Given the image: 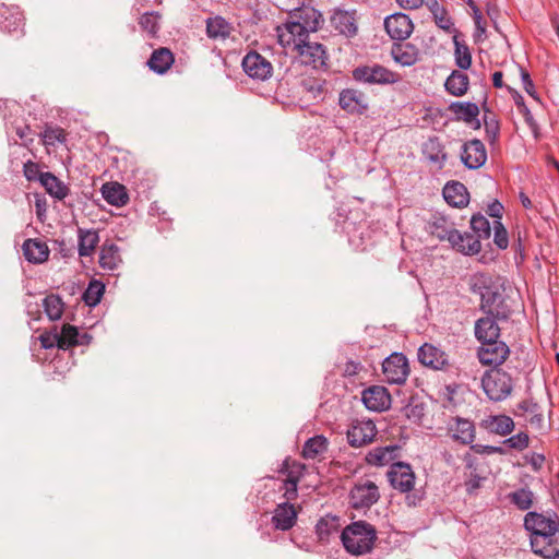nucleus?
<instances>
[{
	"instance_id": "a211bd4d",
	"label": "nucleus",
	"mask_w": 559,
	"mask_h": 559,
	"mask_svg": "<svg viewBox=\"0 0 559 559\" xmlns=\"http://www.w3.org/2000/svg\"><path fill=\"white\" fill-rule=\"evenodd\" d=\"M461 160L468 169L480 168L487 160L484 143L478 139L465 142L461 152Z\"/></svg>"
},
{
	"instance_id": "338daca9",
	"label": "nucleus",
	"mask_w": 559,
	"mask_h": 559,
	"mask_svg": "<svg viewBox=\"0 0 559 559\" xmlns=\"http://www.w3.org/2000/svg\"><path fill=\"white\" fill-rule=\"evenodd\" d=\"M485 126H486V133H487L488 140L491 143L495 142V140L497 139L498 133H499L498 123L496 121H491V122L486 121Z\"/></svg>"
},
{
	"instance_id": "f3484780",
	"label": "nucleus",
	"mask_w": 559,
	"mask_h": 559,
	"mask_svg": "<svg viewBox=\"0 0 559 559\" xmlns=\"http://www.w3.org/2000/svg\"><path fill=\"white\" fill-rule=\"evenodd\" d=\"M417 356L420 364L433 370H447L450 367L448 354L431 344L421 345Z\"/></svg>"
},
{
	"instance_id": "09e8293b",
	"label": "nucleus",
	"mask_w": 559,
	"mask_h": 559,
	"mask_svg": "<svg viewBox=\"0 0 559 559\" xmlns=\"http://www.w3.org/2000/svg\"><path fill=\"white\" fill-rule=\"evenodd\" d=\"M533 492L528 489L521 488L509 495L510 501L520 510H528L533 504Z\"/></svg>"
},
{
	"instance_id": "dca6fc26",
	"label": "nucleus",
	"mask_w": 559,
	"mask_h": 559,
	"mask_svg": "<svg viewBox=\"0 0 559 559\" xmlns=\"http://www.w3.org/2000/svg\"><path fill=\"white\" fill-rule=\"evenodd\" d=\"M384 28L393 40H405L413 33L414 25L408 15L394 13L384 20Z\"/></svg>"
},
{
	"instance_id": "39448f33",
	"label": "nucleus",
	"mask_w": 559,
	"mask_h": 559,
	"mask_svg": "<svg viewBox=\"0 0 559 559\" xmlns=\"http://www.w3.org/2000/svg\"><path fill=\"white\" fill-rule=\"evenodd\" d=\"M352 78L370 85H391L401 81V75L379 63L361 64L352 71Z\"/></svg>"
},
{
	"instance_id": "3c124183",
	"label": "nucleus",
	"mask_w": 559,
	"mask_h": 559,
	"mask_svg": "<svg viewBox=\"0 0 559 559\" xmlns=\"http://www.w3.org/2000/svg\"><path fill=\"white\" fill-rule=\"evenodd\" d=\"M481 296V309L487 312V310H491L492 306L496 305L498 300L502 298L501 293L492 286H485L480 292Z\"/></svg>"
},
{
	"instance_id": "ddd939ff",
	"label": "nucleus",
	"mask_w": 559,
	"mask_h": 559,
	"mask_svg": "<svg viewBox=\"0 0 559 559\" xmlns=\"http://www.w3.org/2000/svg\"><path fill=\"white\" fill-rule=\"evenodd\" d=\"M330 22L341 35L353 38L358 34V16L356 10L334 9Z\"/></svg>"
},
{
	"instance_id": "a19ab883",
	"label": "nucleus",
	"mask_w": 559,
	"mask_h": 559,
	"mask_svg": "<svg viewBox=\"0 0 559 559\" xmlns=\"http://www.w3.org/2000/svg\"><path fill=\"white\" fill-rule=\"evenodd\" d=\"M325 81L319 78L308 76L301 80L302 92L312 100H322L326 93Z\"/></svg>"
},
{
	"instance_id": "6e6d98bb",
	"label": "nucleus",
	"mask_w": 559,
	"mask_h": 559,
	"mask_svg": "<svg viewBox=\"0 0 559 559\" xmlns=\"http://www.w3.org/2000/svg\"><path fill=\"white\" fill-rule=\"evenodd\" d=\"M512 310L506 304L503 297L492 306L491 310H487V314L492 316L497 320H508Z\"/></svg>"
},
{
	"instance_id": "f257e3e1",
	"label": "nucleus",
	"mask_w": 559,
	"mask_h": 559,
	"mask_svg": "<svg viewBox=\"0 0 559 559\" xmlns=\"http://www.w3.org/2000/svg\"><path fill=\"white\" fill-rule=\"evenodd\" d=\"M282 47L290 51L294 58L304 66L313 69H326L328 53L325 47L310 39V35H277Z\"/></svg>"
},
{
	"instance_id": "7ed1b4c3",
	"label": "nucleus",
	"mask_w": 559,
	"mask_h": 559,
	"mask_svg": "<svg viewBox=\"0 0 559 559\" xmlns=\"http://www.w3.org/2000/svg\"><path fill=\"white\" fill-rule=\"evenodd\" d=\"M324 19L318 10L312 7L302 5L294 10L288 20L276 27L277 35H310V33L318 32Z\"/></svg>"
},
{
	"instance_id": "5701e85b",
	"label": "nucleus",
	"mask_w": 559,
	"mask_h": 559,
	"mask_svg": "<svg viewBox=\"0 0 559 559\" xmlns=\"http://www.w3.org/2000/svg\"><path fill=\"white\" fill-rule=\"evenodd\" d=\"M297 510L290 502L278 503L273 512L272 524L276 530L288 531L297 521Z\"/></svg>"
},
{
	"instance_id": "e2e57ef3",
	"label": "nucleus",
	"mask_w": 559,
	"mask_h": 559,
	"mask_svg": "<svg viewBox=\"0 0 559 559\" xmlns=\"http://www.w3.org/2000/svg\"><path fill=\"white\" fill-rule=\"evenodd\" d=\"M471 449L479 454H493L499 453L503 454L504 450L501 447H493V445H481V444H472Z\"/></svg>"
},
{
	"instance_id": "4d7b16f0",
	"label": "nucleus",
	"mask_w": 559,
	"mask_h": 559,
	"mask_svg": "<svg viewBox=\"0 0 559 559\" xmlns=\"http://www.w3.org/2000/svg\"><path fill=\"white\" fill-rule=\"evenodd\" d=\"M23 173L28 181H39L44 176V171L40 170L39 165L35 162L28 160L23 166Z\"/></svg>"
},
{
	"instance_id": "393cba45",
	"label": "nucleus",
	"mask_w": 559,
	"mask_h": 559,
	"mask_svg": "<svg viewBox=\"0 0 559 559\" xmlns=\"http://www.w3.org/2000/svg\"><path fill=\"white\" fill-rule=\"evenodd\" d=\"M500 328L497 319L490 314L480 318L475 323V336L480 343L498 341Z\"/></svg>"
},
{
	"instance_id": "c9c22d12",
	"label": "nucleus",
	"mask_w": 559,
	"mask_h": 559,
	"mask_svg": "<svg viewBox=\"0 0 559 559\" xmlns=\"http://www.w3.org/2000/svg\"><path fill=\"white\" fill-rule=\"evenodd\" d=\"M233 26L222 16L206 20V34L211 39H226L229 37Z\"/></svg>"
},
{
	"instance_id": "58836bf2",
	"label": "nucleus",
	"mask_w": 559,
	"mask_h": 559,
	"mask_svg": "<svg viewBox=\"0 0 559 559\" xmlns=\"http://www.w3.org/2000/svg\"><path fill=\"white\" fill-rule=\"evenodd\" d=\"M452 33H453L455 64L462 70H467L472 66L471 50L464 41L460 40V38H459L460 34L456 29L453 31Z\"/></svg>"
},
{
	"instance_id": "4c0bfd02",
	"label": "nucleus",
	"mask_w": 559,
	"mask_h": 559,
	"mask_svg": "<svg viewBox=\"0 0 559 559\" xmlns=\"http://www.w3.org/2000/svg\"><path fill=\"white\" fill-rule=\"evenodd\" d=\"M99 242L98 233L94 229H79V255L91 257Z\"/></svg>"
},
{
	"instance_id": "de8ad7c7",
	"label": "nucleus",
	"mask_w": 559,
	"mask_h": 559,
	"mask_svg": "<svg viewBox=\"0 0 559 559\" xmlns=\"http://www.w3.org/2000/svg\"><path fill=\"white\" fill-rule=\"evenodd\" d=\"M59 335V348L66 349L71 346H75L78 343V336H80V332L78 329L70 324H64Z\"/></svg>"
},
{
	"instance_id": "1a4fd4ad",
	"label": "nucleus",
	"mask_w": 559,
	"mask_h": 559,
	"mask_svg": "<svg viewBox=\"0 0 559 559\" xmlns=\"http://www.w3.org/2000/svg\"><path fill=\"white\" fill-rule=\"evenodd\" d=\"M390 485L397 491L405 493L409 492L415 487V473L411 464L405 462L392 463L388 473Z\"/></svg>"
},
{
	"instance_id": "f8f14e48",
	"label": "nucleus",
	"mask_w": 559,
	"mask_h": 559,
	"mask_svg": "<svg viewBox=\"0 0 559 559\" xmlns=\"http://www.w3.org/2000/svg\"><path fill=\"white\" fill-rule=\"evenodd\" d=\"M510 354L508 345L502 341L481 343L477 352L479 361L485 366L498 368Z\"/></svg>"
},
{
	"instance_id": "ea45409f",
	"label": "nucleus",
	"mask_w": 559,
	"mask_h": 559,
	"mask_svg": "<svg viewBox=\"0 0 559 559\" xmlns=\"http://www.w3.org/2000/svg\"><path fill=\"white\" fill-rule=\"evenodd\" d=\"M451 112L456 116L457 120H462L466 123H472L477 120L479 115V108L475 103H460L455 102L449 106Z\"/></svg>"
},
{
	"instance_id": "6e6552de",
	"label": "nucleus",
	"mask_w": 559,
	"mask_h": 559,
	"mask_svg": "<svg viewBox=\"0 0 559 559\" xmlns=\"http://www.w3.org/2000/svg\"><path fill=\"white\" fill-rule=\"evenodd\" d=\"M379 498L378 486L369 479L358 481L349 492V503L356 510L370 508Z\"/></svg>"
},
{
	"instance_id": "9d476101",
	"label": "nucleus",
	"mask_w": 559,
	"mask_h": 559,
	"mask_svg": "<svg viewBox=\"0 0 559 559\" xmlns=\"http://www.w3.org/2000/svg\"><path fill=\"white\" fill-rule=\"evenodd\" d=\"M382 372L389 383L402 384L409 374V366L405 355L393 353L382 362Z\"/></svg>"
},
{
	"instance_id": "2f4dec72",
	"label": "nucleus",
	"mask_w": 559,
	"mask_h": 559,
	"mask_svg": "<svg viewBox=\"0 0 559 559\" xmlns=\"http://www.w3.org/2000/svg\"><path fill=\"white\" fill-rule=\"evenodd\" d=\"M24 257L28 262L41 263L49 257L48 246L38 239H27L23 243Z\"/></svg>"
},
{
	"instance_id": "6ab92c4d",
	"label": "nucleus",
	"mask_w": 559,
	"mask_h": 559,
	"mask_svg": "<svg viewBox=\"0 0 559 559\" xmlns=\"http://www.w3.org/2000/svg\"><path fill=\"white\" fill-rule=\"evenodd\" d=\"M376 435V425L371 420H361L353 424L348 429L347 440L352 447L359 448L371 443Z\"/></svg>"
},
{
	"instance_id": "7c9ffc66",
	"label": "nucleus",
	"mask_w": 559,
	"mask_h": 559,
	"mask_svg": "<svg viewBox=\"0 0 559 559\" xmlns=\"http://www.w3.org/2000/svg\"><path fill=\"white\" fill-rule=\"evenodd\" d=\"M426 7L431 12L437 26L448 33L455 31L452 17L438 0H426Z\"/></svg>"
},
{
	"instance_id": "49530a36",
	"label": "nucleus",
	"mask_w": 559,
	"mask_h": 559,
	"mask_svg": "<svg viewBox=\"0 0 559 559\" xmlns=\"http://www.w3.org/2000/svg\"><path fill=\"white\" fill-rule=\"evenodd\" d=\"M471 227L474 231V235L481 239H488L491 234V227L489 221L481 214L473 215L471 219Z\"/></svg>"
},
{
	"instance_id": "aec40b11",
	"label": "nucleus",
	"mask_w": 559,
	"mask_h": 559,
	"mask_svg": "<svg viewBox=\"0 0 559 559\" xmlns=\"http://www.w3.org/2000/svg\"><path fill=\"white\" fill-rule=\"evenodd\" d=\"M361 400L365 406L373 412L385 411L391 405V395L389 391L381 385H372L364 390Z\"/></svg>"
},
{
	"instance_id": "79ce46f5",
	"label": "nucleus",
	"mask_w": 559,
	"mask_h": 559,
	"mask_svg": "<svg viewBox=\"0 0 559 559\" xmlns=\"http://www.w3.org/2000/svg\"><path fill=\"white\" fill-rule=\"evenodd\" d=\"M328 450V440L323 436H314L308 439L302 449V456L307 460L316 459Z\"/></svg>"
},
{
	"instance_id": "37998d69",
	"label": "nucleus",
	"mask_w": 559,
	"mask_h": 559,
	"mask_svg": "<svg viewBox=\"0 0 559 559\" xmlns=\"http://www.w3.org/2000/svg\"><path fill=\"white\" fill-rule=\"evenodd\" d=\"M423 152L425 156L432 163L442 165L447 159V154L438 138H430L424 144Z\"/></svg>"
},
{
	"instance_id": "bb28decb",
	"label": "nucleus",
	"mask_w": 559,
	"mask_h": 559,
	"mask_svg": "<svg viewBox=\"0 0 559 559\" xmlns=\"http://www.w3.org/2000/svg\"><path fill=\"white\" fill-rule=\"evenodd\" d=\"M443 198L449 205L459 209L466 206L469 201L466 187L459 181H451L444 186Z\"/></svg>"
},
{
	"instance_id": "473e14b6",
	"label": "nucleus",
	"mask_w": 559,
	"mask_h": 559,
	"mask_svg": "<svg viewBox=\"0 0 559 559\" xmlns=\"http://www.w3.org/2000/svg\"><path fill=\"white\" fill-rule=\"evenodd\" d=\"M103 198L107 203L121 207L129 201V195L124 186L118 182H107L102 188Z\"/></svg>"
},
{
	"instance_id": "cd10ccee",
	"label": "nucleus",
	"mask_w": 559,
	"mask_h": 559,
	"mask_svg": "<svg viewBox=\"0 0 559 559\" xmlns=\"http://www.w3.org/2000/svg\"><path fill=\"white\" fill-rule=\"evenodd\" d=\"M175 62V56L170 49L160 47L155 49L146 64L153 72L157 74H165Z\"/></svg>"
},
{
	"instance_id": "bf43d9fd",
	"label": "nucleus",
	"mask_w": 559,
	"mask_h": 559,
	"mask_svg": "<svg viewBox=\"0 0 559 559\" xmlns=\"http://www.w3.org/2000/svg\"><path fill=\"white\" fill-rule=\"evenodd\" d=\"M304 469H305L304 464L296 462V461L290 462L289 460H285L281 472L287 473L286 478H290V476H293V475H298V480H299L300 477L302 476Z\"/></svg>"
},
{
	"instance_id": "20e7f679",
	"label": "nucleus",
	"mask_w": 559,
	"mask_h": 559,
	"mask_svg": "<svg viewBox=\"0 0 559 559\" xmlns=\"http://www.w3.org/2000/svg\"><path fill=\"white\" fill-rule=\"evenodd\" d=\"M341 539L347 552L360 556L371 551L377 532L371 524L358 521L344 528Z\"/></svg>"
},
{
	"instance_id": "680f3d73",
	"label": "nucleus",
	"mask_w": 559,
	"mask_h": 559,
	"mask_svg": "<svg viewBox=\"0 0 559 559\" xmlns=\"http://www.w3.org/2000/svg\"><path fill=\"white\" fill-rule=\"evenodd\" d=\"M40 344L44 348H52L57 346L59 348V335L58 333H43L39 336Z\"/></svg>"
},
{
	"instance_id": "603ef678",
	"label": "nucleus",
	"mask_w": 559,
	"mask_h": 559,
	"mask_svg": "<svg viewBox=\"0 0 559 559\" xmlns=\"http://www.w3.org/2000/svg\"><path fill=\"white\" fill-rule=\"evenodd\" d=\"M466 461V467L471 471L469 478L465 481L466 491L469 495L475 493L480 487L483 480H485V477H480L478 474L475 473V468H473V460L469 455L465 456Z\"/></svg>"
},
{
	"instance_id": "0eeeda50",
	"label": "nucleus",
	"mask_w": 559,
	"mask_h": 559,
	"mask_svg": "<svg viewBox=\"0 0 559 559\" xmlns=\"http://www.w3.org/2000/svg\"><path fill=\"white\" fill-rule=\"evenodd\" d=\"M438 229L439 224L436 223L432 235L440 240H448L455 250L463 254L474 255L477 254L481 249L480 240L474 234H462L456 229H451L447 231V234H442L439 233Z\"/></svg>"
},
{
	"instance_id": "72a5a7b5",
	"label": "nucleus",
	"mask_w": 559,
	"mask_h": 559,
	"mask_svg": "<svg viewBox=\"0 0 559 559\" xmlns=\"http://www.w3.org/2000/svg\"><path fill=\"white\" fill-rule=\"evenodd\" d=\"M40 185L52 198L62 201L69 194V188L52 173L45 171Z\"/></svg>"
},
{
	"instance_id": "774afa93",
	"label": "nucleus",
	"mask_w": 559,
	"mask_h": 559,
	"mask_svg": "<svg viewBox=\"0 0 559 559\" xmlns=\"http://www.w3.org/2000/svg\"><path fill=\"white\" fill-rule=\"evenodd\" d=\"M527 462L531 464L534 471H538L542 468L545 462V456L539 453H533L527 460Z\"/></svg>"
},
{
	"instance_id": "69168bd1",
	"label": "nucleus",
	"mask_w": 559,
	"mask_h": 559,
	"mask_svg": "<svg viewBox=\"0 0 559 559\" xmlns=\"http://www.w3.org/2000/svg\"><path fill=\"white\" fill-rule=\"evenodd\" d=\"M542 550L544 552H534L545 559H559V549L555 547V544H550L546 547H543Z\"/></svg>"
},
{
	"instance_id": "8fccbe9b",
	"label": "nucleus",
	"mask_w": 559,
	"mask_h": 559,
	"mask_svg": "<svg viewBox=\"0 0 559 559\" xmlns=\"http://www.w3.org/2000/svg\"><path fill=\"white\" fill-rule=\"evenodd\" d=\"M159 19L160 15L156 12H146L140 20L139 24L141 28L148 33L150 36L155 37L159 31Z\"/></svg>"
},
{
	"instance_id": "9b49d317",
	"label": "nucleus",
	"mask_w": 559,
	"mask_h": 559,
	"mask_svg": "<svg viewBox=\"0 0 559 559\" xmlns=\"http://www.w3.org/2000/svg\"><path fill=\"white\" fill-rule=\"evenodd\" d=\"M243 71L252 79L265 81L272 76V63L257 51L248 52L241 62Z\"/></svg>"
},
{
	"instance_id": "864d4df0",
	"label": "nucleus",
	"mask_w": 559,
	"mask_h": 559,
	"mask_svg": "<svg viewBox=\"0 0 559 559\" xmlns=\"http://www.w3.org/2000/svg\"><path fill=\"white\" fill-rule=\"evenodd\" d=\"M493 242L499 249H507L509 245L508 233L500 221H493Z\"/></svg>"
},
{
	"instance_id": "f03ea898",
	"label": "nucleus",
	"mask_w": 559,
	"mask_h": 559,
	"mask_svg": "<svg viewBox=\"0 0 559 559\" xmlns=\"http://www.w3.org/2000/svg\"><path fill=\"white\" fill-rule=\"evenodd\" d=\"M524 527L531 532L533 552H544L543 547L557 544V534L559 533V516L557 513L545 515L528 512L524 518Z\"/></svg>"
},
{
	"instance_id": "4468645a",
	"label": "nucleus",
	"mask_w": 559,
	"mask_h": 559,
	"mask_svg": "<svg viewBox=\"0 0 559 559\" xmlns=\"http://www.w3.org/2000/svg\"><path fill=\"white\" fill-rule=\"evenodd\" d=\"M448 436L460 444H472L476 437L474 423L462 417H452L447 424Z\"/></svg>"
},
{
	"instance_id": "c85d7f7f",
	"label": "nucleus",
	"mask_w": 559,
	"mask_h": 559,
	"mask_svg": "<svg viewBox=\"0 0 559 559\" xmlns=\"http://www.w3.org/2000/svg\"><path fill=\"white\" fill-rule=\"evenodd\" d=\"M391 56L395 62L403 67H411L419 59V49L411 44H394L391 49Z\"/></svg>"
},
{
	"instance_id": "13d9d810",
	"label": "nucleus",
	"mask_w": 559,
	"mask_h": 559,
	"mask_svg": "<svg viewBox=\"0 0 559 559\" xmlns=\"http://www.w3.org/2000/svg\"><path fill=\"white\" fill-rule=\"evenodd\" d=\"M530 438L526 433L520 432L514 435L503 441L511 449H515L518 451H522L528 447Z\"/></svg>"
},
{
	"instance_id": "a18cd8bd",
	"label": "nucleus",
	"mask_w": 559,
	"mask_h": 559,
	"mask_svg": "<svg viewBox=\"0 0 559 559\" xmlns=\"http://www.w3.org/2000/svg\"><path fill=\"white\" fill-rule=\"evenodd\" d=\"M104 292V284L98 281H92L83 294V300L87 306L94 307L100 301Z\"/></svg>"
},
{
	"instance_id": "052dcab7",
	"label": "nucleus",
	"mask_w": 559,
	"mask_h": 559,
	"mask_svg": "<svg viewBox=\"0 0 559 559\" xmlns=\"http://www.w3.org/2000/svg\"><path fill=\"white\" fill-rule=\"evenodd\" d=\"M473 19H474V23H475V26H476V33H475V39L476 40H480L483 39V37L485 36L486 34V22L481 15V12L479 11L478 8H475L473 10Z\"/></svg>"
},
{
	"instance_id": "f704fd0d",
	"label": "nucleus",
	"mask_w": 559,
	"mask_h": 559,
	"mask_svg": "<svg viewBox=\"0 0 559 559\" xmlns=\"http://www.w3.org/2000/svg\"><path fill=\"white\" fill-rule=\"evenodd\" d=\"M468 85L469 79L467 74L459 70H453L444 83L445 91L456 97L465 95L468 90Z\"/></svg>"
},
{
	"instance_id": "e433bc0d",
	"label": "nucleus",
	"mask_w": 559,
	"mask_h": 559,
	"mask_svg": "<svg viewBox=\"0 0 559 559\" xmlns=\"http://www.w3.org/2000/svg\"><path fill=\"white\" fill-rule=\"evenodd\" d=\"M340 528V519L335 515L326 514L322 516L317 525L316 533L320 542L326 543L333 534Z\"/></svg>"
},
{
	"instance_id": "c756f323",
	"label": "nucleus",
	"mask_w": 559,
	"mask_h": 559,
	"mask_svg": "<svg viewBox=\"0 0 559 559\" xmlns=\"http://www.w3.org/2000/svg\"><path fill=\"white\" fill-rule=\"evenodd\" d=\"M39 138L46 151L50 153V147L67 143L68 132L57 124L46 123L43 131L39 133Z\"/></svg>"
},
{
	"instance_id": "0e129e2a",
	"label": "nucleus",
	"mask_w": 559,
	"mask_h": 559,
	"mask_svg": "<svg viewBox=\"0 0 559 559\" xmlns=\"http://www.w3.org/2000/svg\"><path fill=\"white\" fill-rule=\"evenodd\" d=\"M521 79H522L523 88L525 90V92L527 94H530L531 96H534V93H535L534 83L531 80L530 73L526 70H524L523 68H521Z\"/></svg>"
},
{
	"instance_id": "5fc2aeb1",
	"label": "nucleus",
	"mask_w": 559,
	"mask_h": 559,
	"mask_svg": "<svg viewBox=\"0 0 559 559\" xmlns=\"http://www.w3.org/2000/svg\"><path fill=\"white\" fill-rule=\"evenodd\" d=\"M298 483V475H293L290 476V478H286L284 480L282 489L284 490V497L286 499L285 502H290L292 500H295L297 498Z\"/></svg>"
},
{
	"instance_id": "b1692460",
	"label": "nucleus",
	"mask_w": 559,
	"mask_h": 559,
	"mask_svg": "<svg viewBox=\"0 0 559 559\" xmlns=\"http://www.w3.org/2000/svg\"><path fill=\"white\" fill-rule=\"evenodd\" d=\"M98 263L104 271H117L122 264L120 248L111 241H105L99 250Z\"/></svg>"
},
{
	"instance_id": "412c9836",
	"label": "nucleus",
	"mask_w": 559,
	"mask_h": 559,
	"mask_svg": "<svg viewBox=\"0 0 559 559\" xmlns=\"http://www.w3.org/2000/svg\"><path fill=\"white\" fill-rule=\"evenodd\" d=\"M338 105L348 114H364L368 109L365 94L354 88H346L340 93Z\"/></svg>"
},
{
	"instance_id": "c03bdc74",
	"label": "nucleus",
	"mask_w": 559,
	"mask_h": 559,
	"mask_svg": "<svg viewBox=\"0 0 559 559\" xmlns=\"http://www.w3.org/2000/svg\"><path fill=\"white\" fill-rule=\"evenodd\" d=\"M63 306L62 299L58 295L51 294L43 300L44 310L52 321L59 320L62 317Z\"/></svg>"
},
{
	"instance_id": "4be33fe9",
	"label": "nucleus",
	"mask_w": 559,
	"mask_h": 559,
	"mask_svg": "<svg viewBox=\"0 0 559 559\" xmlns=\"http://www.w3.org/2000/svg\"><path fill=\"white\" fill-rule=\"evenodd\" d=\"M400 450L401 448L395 444L377 447L366 454L365 461L368 465L374 467L391 465L399 457Z\"/></svg>"
},
{
	"instance_id": "2eb2a0df",
	"label": "nucleus",
	"mask_w": 559,
	"mask_h": 559,
	"mask_svg": "<svg viewBox=\"0 0 559 559\" xmlns=\"http://www.w3.org/2000/svg\"><path fill=\"white\" fill-rule=\"evenodd\" d=\"M25 19L17 5L0 3V31L24 34Z\"/></svg>"
},
{
	"instance_id": "423d86ee",
	"label": "nucleus",
	"mask_w": 559,
	"mask_h": 559,
	"mask_svg": "<svg viewBox=\"0 0 559 559\" xmlns=\"http://www.w3.org/2000/svg\"><path fill=\"white\" fill-rule=\"evenodd\" d=\"M481 386L491 401L499 402L511 394L513 380L512 377L501 368H492L483 376Z\"/></svg>"
},
{
	"instance_id": "a878e982",
	"label": "nucleus",
	"mask_w": 559,
	"mask_h": 559,
	"mask_svg": "<svg viewBox=\"0 0 559 559\" xmlns=\"http://www.w3.org/2000/svg\"><path fill=\"white\" fill-rule=\"evenodd\" d=\"M479 426L490 433L507 436L514 429V421L507 415H489L481 419Z\"/></svg>"
}]
</instances>
